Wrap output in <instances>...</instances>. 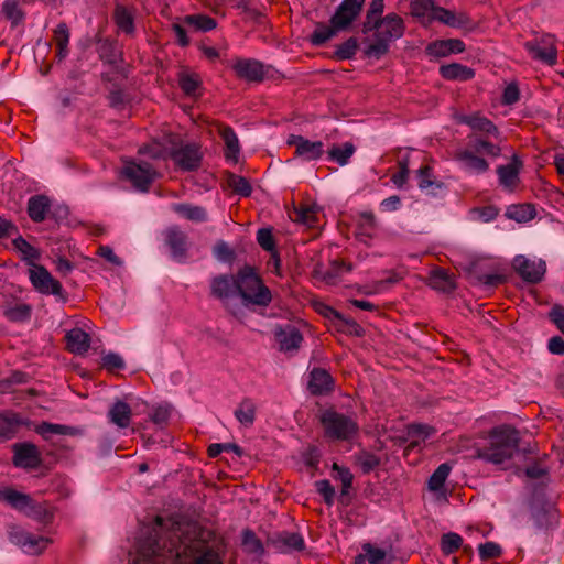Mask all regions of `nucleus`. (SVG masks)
Masks as SVG:
<instances>
[{
  "mask_svg": "<svg viewBox=\"0 0 564 564\" xmlns=\"http://www.w3.org/2000/svg\"><path fill=\"white\" fill-rule=\"evenodd\" d=\"M522 165V161L517 155H513L510 163L498 166L497 174L499 184L503 188L512 192L520 183L519 173Z\"/></svg>",
  "mask_w": 564,
  "mask_h": 564,
  "instance_id": "18",
  "label": "nucleus"
},
{
  "mask_svg": "<svg viewBox=\"0 0 564 564\" xmlns=\"http://www.w3.org/2000/svg\"><path fill=\"white\" fill-rule=\"evenodd\" d=\"M275 338L283 351H295L300 348L303 336L301 332L293 325L288 324L275 329Z\"/></svg>",
  "mask_w": 564,
  "mask_h": 564,
  "instance_id": "19",
  "label": "nucleus"
},
{
  "mask_svg": "<svg viewBox=\"0 0 564 564\" xmlns=\"http://www.w3.org/2000/svg\"><path fill=\"white\" fill-rule=\"evenodd\" d=\"M513 268L523 280L530 283L540 282L546 271L544 261H533L523 256L514 258Z\"/></svg>",
  "mask_w": 564,
  "mask_h": 564,
  "instance_id": "13",
  "label": "nucleus"
},
{
  "mask_svg": "<svg viewBox=\"0 0 564 564\" xmlns=\"http://www.w3.org/2000/svg\"><path fill=\"white\" fill-rule=\"evenodd\" d=\"M227 185L240 196L248 197L250 196L252 188L248 180L243 176L236 175L234 173H229L227 175Z\"/></svg>",
  "mask_w": 564,
  "mask_h": 564,
  "instance_id": "50",
  "label": "nucleus"
},
{
  "mask_svg": "<svg viewBox=\"0 0 564 564\" xmlns=\"http://www.w3.org/2000/svg\"><path fill=\"white\" fill-rule=\"evenodd\" d=\"M232 68L240 78L249 82H261L264 77V66L256 59H237Z\"/></svg>",
  "mask_w": 564,
  "mask_h": 564,
  "instance_id": "20",
  "label": "nucleus"
},
{
  "mask_svg": "<svg viewBox=\"0 0 564 564\" xmlns=\"http://www.w3.org/2000/svg\"><path fill=\"white\" fill-rule=\"evenodd\" d=\"M183 22L193 26L197 31L208 32L216 28L215 19L205 14H189L185 15Z\"/></svg>",
  "mask_w": 564,
  "mask_h": 564,
  "instance_id": "46",
  "label": "nucleus"
},
{
  "mask_svg": "<svg viewBox=\"0 0 564 564\" xmlns=\"http://www.w3.org/2000/svg\"><path fill=\"white\" fill-rule=\"evenodd\" d=\"M434 433V430L427 425L413 424L409 427V447H415L424 443L425 440Z\"/></svg>",
  "mask_w": 564,
  "mask_h": 564,
  "instance_id": "49",
  "label": "nucleus"
},
{
  "mask_svg": "<svg viewBox=\"0 0 564 564\" xmlns=\"http://www.w3.org/2000/svg\"><path fill=\"white\" fill-rule=\"evenodd\" d=\"M307 387L312 394L322 395L334 389V380L325 369L314 368L310 373Z\"/></svg>",
  "mask_w": 564,
  "mask_h": 564,
  "instance_id": "22",
  "label": "nucleus"
},
{
  "mask_svg": "<svg viewBox=\"0 0 564 564\" xmlns=\"http://www.w3.org/2000/svg\"><path fill=\"white\" fill-rule=\"evenodd\" d=\"M378 223L372 212L359 214L357 236L358 239L368 245L369 240L377 236Z\"/></svg>",
  "mask_w": 564,
  "mask_h": 564,
  "instance_id": "26",
  "label": "nucleus"
},
{
  "mask_svg": "<svg viewBox=\"0 0 564 564\" xmlns=\"http://www.w3.org/2000/svg\"><path fill=\"white\" fill-rule=\"evenodd\" d=\"M440 73L443 78L448 80H467L474 77L471 68L456 63L441 66Z\"/></svg>",
  "mask_w": 564,
  "mask_h": 564,
  "instance_id": "38",
  "label": "nucleus"
},
{
  "mask_svg": "<svg viewBox=\"0 0 564 564\" xmlns=\"http://www.w3.org/2000/svg\"><path fill=\"white\" fill-rule=\"evenodd\" d=\"M170 155L185 171L196 170L202 161V153L196 143H181L171 150Z\"/></svg>",
  "mask_w": 564,
  "mask_h": 564,
  "instance_id": "11",
  "label": "nucleus"
},
{
  "mask_svg": "<svg viewBox=\"0 0 564 564\" xmlns=\"http://www.w3.org/2000/svg\"><path fill=\"white\" fill-rule=\"evenodd\" d=\"M340 30H337L332 23L326 25L317 23L315 31L312 33L310 41L315 46H321L328 40L333 39Z\"/></svg>",
  "mask_w": 564,
  "mask_h": 564,
  "instance_id": "43",
  "label": "nucleus"
},
{
  "mask_svg": "<svg viewBox=\"0 0 564 564\" xmlns=\"http://www.w3.org/2000/svg\"><path fill=\"white\" fill-rule=\"evenodd\" d=\"M316 491L324 498L326 505L332 506L335 498V489L327 479L315 482Z\"/></svg>",
  "mask_w": 564,
  "mask_h": 564,
  "instance_id": "57",
  "label": "nucleus"
},
{
  "mask_svg": "<svg viewBox=\"0 0 564 564\" xmlns=\"http://www.w3.org/2000/svg\"><path fill=\"white\" fill-rule=\"evenodd\" d=\"M404 33L403 20L395 13H389L379 22V31L375 40L365 51L368 57L380 58L388 53L390 43L400 39Z\"/></svg>",
  "mask_w": 564,
  "mask_h": 564,
  "instance_id": "5",
  "label": "nucleus"
},
{
  "mask_svg": "<svg viewBox=\"0 0 564 564\" xmlns=\"http://www.w3.org/2000/svg\"><path fill=\"white\" fill-rule=\"evenodd\" d=\"M506 216L518 223H524L534 218L535 209L529 204L512 205L507 209Z\"/></svg>",
  "mask_w": 564,
  "mask_h": 564,
  "instance_id": "44",
  "label": "nucleus"
},
{
  "mask_svg": "<svg viewBox=\"0 0 564 564\" xmlns=\"http://www.w3.org/2000/svg\"><path fill=\"white\" fill-rule=\"evenodd\" d=\"M220 135L225 142L226 150L225 156L227 160L232 161L234 163L238 162V156L240 153L239 140L234 129L230 127H224L220 130Z\"/></svg>",
  "mask_w": 564,
  "mask_h": 564,
  "instance_id": "35",
  "label": "nucleus"
},
{
  "mask_svg": "<svg viewBox=\"0 0 564 564\" xmlns=\"http://www.w3.org/2000/svg\"><path fill=\"white\" fill-rule=\"evenodd\" d=\"M452 470V466L447 463L441 464L435 471L431 475L429 479V489L431 491H438L443 488L449 473Z\"/></svg>",
  "mask_w": 564,
  "mask_h": 564,
  "instance_id": "48",
  "label": "nucleus"
},
{
  "mask_svg": "<svg viewBox=\"0 0 564 564\" xmlns=\"http://www.w3.org/2000/svg\"><path fill=\"white\" fill-rule=\"evenodd\" d=\"M131 408L123 401H116L108 412L110 422L120 429H126L131 422Z\"/></svg>",
  "mask_w": 564,
  "mask_h": 564,
  "instance_id": "30",
  "label": "nucleus"
},
{
  "mask_svg": "<svg viewBox=\"0 0 564 564\" xmlns=\"http://www.w3.org/2000/svg\"><path fill=\"white\" fill-rule=\"evenodd\" d=\"M524 46L534 59L547 65L556 64L557 50L552 35H545L540 40L527 42Z\"/></svg>",
  "mask_w": 564,
  "mask_h": 564,
  "instance_id": "10",
  "label": "nucleus"
},
{
  "mask_svg": "<svg viewBox=\"0 0 564 564\" xmlns=\"http://www.w3.org/2000/svg\"><path fill=\"white\" fill-rule=\"evenodd\" d=\"M21 421L15 413L0 414V434L6 441L12 438L17 433Z\"/></svg>",
  "mask_w": 564,
  "mask_h": 564,
  "instance_id": "42",
  "label": "nucleus"
},
{
  "mask_svg": "<svg viewBox=\"0 0 564 564\" xmlns=\"http://www.w3.org/2000/svg\"><path fill=\"white\" fill-rule=\"evenodd\" d=\"M8 534L13 544L32 555L42 553L51 543L48 538L35 535L15 525L10 528Z\"/></svg>",
  "mask_w": 564,
  "mask_h": 564,
  "instance_id": "8",
  "label": "nucleus"
},
{
  "mask_svg": "<svg viewBox=\"0 0 564 564\" xmlns=\"http://www.w3.org/2000/svg\"><path fill=\"white\" fill-rule=\"evenodd\" d=\"M237 293L246 306L257 305L267 307L272 301V294L254 269L246 265L237 273Z\"/></svg>",
  "mask_w": 564,
  "mask_h": 564,
  "instance_id": "3",
  "label": "nucleus"
},
{
  "mask_svg": "<svg viewBox=\"0 0 564 564\" xmlns=\"http://www.w3.org/2000/svg\"><path fill=\"white\" fill-rule=\"evenodd\" d=\"M14 249L20 252L21 259L25 261L30 268L35 265V261L40 259V251L31 246L23 237H18L12 241Z\"/></svg>",
  "mask_w": 564,
  "mask_h": 564,
  "instance_id": "37",
  "label": "nucleus"
},
{
  "mask_svg": "<svg viewBox=\"0 0 564 564\" xmlns=\"http://www.w3.org/2000/svg\"><path fill=\"white\" fill-rule=\"evenodd\" d=\"M365 0H343L329 22L337 30H347L361 12Z\"/></svg>",
  "mask_w": 564,
  "mask_h": 564,
  "instance_id": "9",
  "label": "nucleus"
},
{
  "mask_svg": "<svg viewBox=\"0 0 564 564\" xmlns=\"http://www.w3.org/2000/svg\"><path fill=\"white\" fill-rule=\"evenodd\" d=\"M67 348L78 355L85 354L90 347V336L82 328H73L66 334Z\"/></svg>",
  "mask_w": 564,
  "mask_h": 564,
  "instance_id": "28",
  "label": "nucleus"
},
{
  "mask_svg": "<svg viewBox=\"0 0 564 564\" xmlns=\"http://www.w3.org/2000/svg\"><path fill=\"white\" fill-rule=\"evenodd\" d=\"M113 20L119 31L127 35H132L134 33V15L130 9L121 4H117L113 11Z\"/></svg>",
  "mask_w": 564,
  "mask_h": 564,
  "instance_id": "33",
  "label": "nucleus"
},
{
  "mask_svg": "<svg viewBox=\"0 0 564 564\" xmlns=\"http://www.w3.org/2000/svg\"><path fill=\"white\" fill-rule=\"evenodd\" d=\"M357 465L364 474H369L380 465V458L373 453L362 451L355 456Z\"/></svg>",
  "mask_w": 564,
  "mask_h": 564,
  "instance_id": "51",
  "label": "nucleus"
},
{
  "mask_svg": "<svg viewBox=\"0 0 564 564\" xmlns=\"http://www.w3.org/2000/svg\"><path fill=\"white\" fill-rule=\"evenodd\" d=\"M364 552L370 564H383L387 557V552L384 550L372 546L371 544H365Z\"/></svg>",
  "mask_w": 564,
  "mask_h": 564,
  "instance_id": "59",
  "label": "nucleus"
},
{
  "mask_svg": "<svg viewBox=\"0 0 564 564\" xmlns=\"http://www.w3.org/2000/svg\"><path fill=\"white\" fill-rule=\"evenodd\" d=\"M13 464L21 468H36L41 464L39 448L32 443H18L13 445Z\"/></svg>",
  "mask_w": 564,
  "mask_h": 564,
  "instance_id": "16",
  "label": "nucleus"
},
{
  "mask_svg": "<svg viewBox=\"0 0 564 564\" xmlns=\"http://www.w3.org/2000/svg\"><path fill=\"white\" fill-rule=\"evenodd\" d=\"M123 175L133 184L135 188L142 192H147L155 177V171L149 163L130 162L124 166Z\"/></svg>",
  "mask_w": 564,
  "mask_h": 564,
  "instance_id": "12",
  "label": "nucleus"
},
{
  "mask_svg": "<svg viewBox=\"0 0 564 564\" xmlns=\"http://www.w3.org/2000/svg\"><path fill=\"white\" fill-rule=\"evenodd\" d=\"M178 84L186 95L194 96L200 86V80L197 75L182 73Z\"/></svg>",
  "mask_w": 564,
  "mask_h": 564,
  "instance_id": "56",
  "label": "nucleus"
},
{
  "mask_svg": "<svg viewBox=\"0 0 564 564\" xmlns=\"http://www.w3.org/2000/svg\"><path fill=\"white\" fill-rule=\"evenodd\" d=\"M434 19L452 28L465 26L470 22L467 14L456 13L442 7L434 9Z\"/></svg>",
  "mask_w": 564,
  "mask_h": 564,
  "instance_id": "31",
  "label": "nucleus"
},
{
  "mask_svg": "<svg viewBox=\"0 0 564 564\" xmlns=\"http://www.w3.org/2000/svg\"><path fill=\"white\" fill-rule=\"evenodd\" d=\"M48 208L50 199L44 195L32 196L28 202V214L36 223L45 219Z\"/></svg>",
  "mask_w": 564,
  "mask_h": 564,
  "instance_id": "34",
  "label": "nucleus"
},
{
  "mask_svg": "<svg viewBox=\"0 0 564 564\" xmlns=\"http://www.w3.org/2000/svg\"><path fill=\"white\" fill-rule=\"evenodd\" d=\"M3 315L11 322H25L31 316V306L28 304H17L3 310Z\"/></svg>",
  "mask_w": 564,
  "mask_h": 564,
  "instance_id": "53",
  "label": "nucleus"
},
{
  "mask_svg": "<svg viewBox=\"0 0 564 564\" xmlns=\"http://www.w3.org/2000/svg\"><path fill=\"white\" fill-rule=\"evenodd\" d=\"M165 242L174 259H185L187 250V236L185 232H183L178 227H170L165 231Z\"/></svg>",
  "mask_w": 564,
  "mask_h": 564,
  "instance_id": "21",
  "label": "nucleus"
},
{
  "mask_svg": "<svg viewBox=\"0 0 564 564\" xmlns=\"http://www.w3.org/2000/svg\"><path fill=\"white\" fill-rule=\"evenodd\" d=\"M434 0H412L410 3V12L413 17L424 19L434 15Z\"/></svg>",
  "mask_w": 564,
  "mask_h": 564,
  "instance_id": "54",
  "label": "nucleus"
},
{
  "mask_svg": "<svg viewBox=\"0 0 564 564\" xmlns=\"http://www.w3.org/2000/svg\"><path fill=\"white\" fill-rule=\"evenodd\" d=\"M333 470L336 471V478L343 485L341 494L345 495L351 488L354 476L348 468L340 467L337 464L333 465Z\"/></svg>",
  "mask_w": 564,
  "mask_h": 564,
  "instance_id": "58",
  "label": "nucleus"
},
{
  "mask_svg": "<svg viewBox=\"0 0 564 564\" xmlns=\"http://www.w3.org/2000/svg\"><path fill=\"white\" fill-rule=\"evenodd\" d=\"M158 529L141 541L135 564H223L218 552L200 536L196 524L173 523L163 532L162 519Z\"/></svg>",
  "mask_w": 564,
  "mask_h": 564,
  "instance_id": "1",
  "label": "nucleus"
},
{
  "mask_svg": "<svg viewBox=\"0 0 564 564\" xmlns=\"http://www.w3.org/2000/svg\"><path fill=\"white\" fill-rule=\"evenodd\" d=\"M29 279L37 292L66 300L62 284L43 265L35 264L29 268Z\"/></svg>",
  "mask_w": 564,
  "mask_h": 564,
  "instance_id": "7",
  "label": "nucleus"
},
{
  "mask_svg": "<svg viewBox=\"0 0 564 564\" xmlns=\"http://www.w3.org/2000/svg\"><path fill=\"white\" fill-rule=\"evenodd\" d=\"M549 318L557 329L564 334V307L561 305H554L549 312Z\"/></svg>",
  "mask_w": 564,
  "mask_h": 564,
  "instance_id": "64",
  "label": "nucleus"
},
{
  "mask_svg": "<svg viewBox=\"0 0 564 564\" xmlns=\"http://www.w3.org/2000/svg\"><path fill=\"white\" fill-rule=\"evenodd\" d=\"M471 213L481 221L489 223L496 219V217L499 214V209L495 206L489 205L485 207L475 208L473 209Z\"/></svg>",
  "mask_w": 564,
  "mask_h": 564,
  "instance_id": "63",
  "label": "nucleus"
},
{
  "mask_svg": "<svg viewBox=\"0 0 564 564\" xmlns=\"http://www.w3.org/2000/svg\"><path fill=\"white\" fill-rule=\"evenodd\" d=\"M235 417L243 426H251L256 419V404L250 399H243L235 411Z\"/></svg>",
  "mask_w": 564,
  "mask_h": 564,
  "instance_id": "41",
  "label": "nucleus"
},
{
  "mask_svg": "<svg viewBox=\"0 0 564 564\" xmlns=\"http://www.w3.org/2000/svg\"><path fill=\"white\" fill-rule=\"evenodd\" d=\"M459 122L467 124L475 133L474 135H491L498 141L502 139L497 126L491 120L480 115L464 116L459 119Z\"/></svg>",
  "mask_w": 564,
  "mask_h": 564,
  "instance_id": "17",
  "label": "nucleus"
},
{
  "mask_svg": "<svg viewBox=\"0 0 564 564\" xmlns=\"http://www.w3.org/2000/svg\"><path fill=\"white\" fill-rule=\"evenodd\" d=\"M469 150L476 154H485L490 158H498L501 149L498 144L488 141L482 135H469Z\"/></svg>",
  "mask_w": 564,
  "mask_h": 564,
  "instance_id": "32",
  "label": "nucleus"
},
{
  "mask_svg": "<svg viewBox=\"0 0 564 564\" xmlns=\"http://www.w3.org/2000/svg\"><path fill=\"white\" fill-rule=\"evenodd\" d=\"M465 51V44L458 39L438 40L427 45L426 53L434 57H445Z\"/></svg>",
  "mask_w": 564,
  "mask_h": 564,
  "instance_id": "23",
  "label": "nucleus"
},
{
  "mask_svg": "<svg viewBox=\"0 0 564 564\" xmlns=\"http://www.w3.org/2000/svg\"><path fill=\"white\" fill-rule=\"evenodd\" d=\"M321 208L315 205H305L294 208L292 219L308 228H316L319 225Z\"/></svg>",
  "mask_w": 564,
  "mask_h": 564,
  "instance_id": "29",
  "label": "nucleus"
},
{
  "mask_svg": "<svg viewBox=\"0 0 564 564\" xmlns=\"http://www.w3.org/2000/svg\"><path fill=\"white\" fill-rule=\"evenodd\" d=\"M358 50V41L355 37H349L344 43L337 46L333 57L337 61L350 59L355 56Z\"/></svg>",
  "mask_w": 564,
  "mask_h": 564,
  "instance_id": "52",
  "label": "nucleus"
},
{
  "mask_svg": "<svg viewBox=\"0 0 564 564\" xmlns=\"http://www.w3.org/2000/svg\"><path fill=\"white\" fill-rule=\"evenodd\" d=\"M36 433L42 435L44 438H48L52 434L58 435H74L76 434V429L68 425L63 424H54L48 422H42L35 429Z\"/></svg>",
  "mask_w": 564,
  "mask_h": 564,
  "instance_id": "45",
  "label": "nucleus"
},
{
  "mask_svg": "<svg viewBox=\"0 0 564 564\" xmlns=\"http://www.w3.org/2000/svg\"><path fill=\"white\" fill-rule=\"evenodd\" d=\"M242 542H243V545L246 547H248L249 551H251L253 553H261L263 551L261 541L250 530L243 531Z\"/></svg>",
  "mask_w": 564,
  "mask_h": 564,
  "instance_id": "62",
  "label": "nucleus"
},
{
  "mask_svg": "<svg viewBox=\"0 0 564 564\" xmlns=\"http://www.w3.org/2000/svg\"><path fill=\"white\" fill-rule=\"evenodd\" d=\"M2 15L10 21L11 26L15 28L24 21V12L20 7L19 0H4L1 6Z\"/></svg>",
  "mask_w": 564,
  "mask_h": 564,
  "instance_id": "39",
  "label": "nucleus"
},
{
  "mask_svg": "<svg viewBox=\"0 0 564 564\" xmlns=\"http://www.w3.org/2000/svg\"><path fill=\"white\" fill-rule=\"evenodd\" d=\"M69 36V29L64 22L54 30V40L57 46L56 57L59 62L68 55Z\"/></svg>",
  "mask_w": 564,
  "mask_h": 564,
  "instance_id": "40",
  "label": "nucleus"
},
{
  "mask_svg": "<svg viewBox=\"0 0 564 564\" xmlns=\"http://www.w3.org/2000/svg\"><path fill=\"white\" fill-rule=\"evenodd\" d=\"M268 543L281 553L302 551L305 547L303 536L300 533L289 531H282L271 535Z\"/></svg>",
  "mask_w": 564,
  "mask_h": 564,
  "instance_id": "14",
  "label": "nucleus"
},
{
  "mask_svg": "<svg viewBox=\"0 0 564 564\" xmlns=\"http://www.w3.org/2000/svg\"><path fill=\"white\" fill-rule=\"evenodd\" d=\"M324 435L330 441H351L359 432V425L352 416L326 409L319 415Z\"/></svg>",
  "mask_w": 564,
  "mask_h": 564,
  "instance_id": "6",
  "label": "nucleus"
},
{
  "mask_svg": "<svg viewBox=\"0 0 564 564\" xmlns=\"http://www.w3.org/2000/svg\"><path fill=\"white\" fill-rule=\"evenodd\" d=\"M102 367L107 370H116L122 369L124 367V361L119 354L116 352H107L102 356Z\"/></svg>",
  "mask_w": 564,
  "mask_h": 564,
  "instance_id": "61",
  "label": "nucleus"
},
{
  "mask_svg": "<svg viewBox=\"0 0 564 564\" xmlns=\"http://www.w3.org/2000/svg\"><path fill=\"white\" fill-rule=\"evenodd\" d=\"M288 144L294 145L295 154L306 161L317 160L324 153V143L322 141H310L302 135L291 134L288 139Z\"/></svg>",
  "mask_w": 564,
  "mask_h": 564,
  "instance_id": "15",
  "label": "nucleus"
},
{
  "mask_svg": "<svg viewBox=\"0 0 564 564\" xmlns=\"http://www.w3.org/2000/svg\"><path fill=\"white\" fill-rule=\"evenodd\" d=\"M456 159L460 162L463 167L470 173L482 174L489 169V163L469 149L459 151L456 154Z\"/></svg>",
  "mask_w": 564,
  "mask_h": 564,
  "instance_id": "25",
  "label": "nucleus"
},
{
  "mask_svg": "<svg viewBox=\"0 0 564 564\" xmlns=\"http://www.w3.org/2000/svg\"><path fill=\"white\" fill-rule=\"evenodd\" d=\"M479 556L481 560H490L499 557L502 553L500 545L495 542H486L478 546Z\"/></svg>",
  "mask_w": 564,
  "mask_h": 564,
  "instance_id": "60",
  "label": "nucleus"
},
{
  "mask_svg": "<svg viewBox=\"0 0 564 564\" xmlns=\"http://www.w3.org/2000/svg\"><path fill=\"white\" fill-rule=\"evenodd\" d=\"M462 544V536L454 532L445 533L441 538V550L445 555L455 553Z\"/></svg>",
  "mask_w": 564,
  "mask_h": 564,
  "instance_id": "55",
  "label": "nucleus"
},
{
  "mask_svg": "<svg viewBox=\"0 0 564 564\" xmlns=\"http://www.w3.org/2000/svg\"><path fill=\"white\" fill-rule=\"evenodd\" d=\"M429 285L432 289L444 293H449L456 288L454 276L442 268L431 271L429 275Z\"/></svg>",
  "mask_w": 564,
  "mask_h": 564,
  "instance_id": "27",
  "label": "nucleus"
},
{
  "mask_svg": "<svg viewBox=\"0 0 564 564\" xmlns=\"http://www.w3.org/2000/svg\"><path fill=\"white\" fill-rule=\"evenodd\" d=\"M0 501L8 503L11 508L37 522L48 523L53 519V512L46 503H39L30 495L13 488L0 489Z\"/></svg>",
  "mask_w": 564,
  "mask_h": 564,
  "instance_id": "4",
  "label": "nucleus"
},
{
  "mask_svg": "<svg viewBox=\"0 0 564 564\" xmlns=\"http://www.w3.org/2000/svg\"><path fill=\"white\" fill-rule=\"evenodd\" d=\"M172 209L183 218L194 223H204L208 218L206 209L202 206L191 204H174Z\"/></svg>",
  "mask_w": 564,
  "mask_h": 564,
  "instance_id": "36",
  "label": "nucleus"
},
{
  "mask_svg": "<svg viewBox=\"0 0 564 564\" xmlns=\"http://www.w3.org/2000/svg\"><path fill=\"white\" fill-rule=\"evenodd\" d=\"M519 433L516 429L502 425L491 431L489 444L477 451V456L488 463L501 465L511 459L519 449Z\"/></svg>",
  "mask_w": 564,
  "mask_h": 564,
  "instance_id": "2",
  "label": "nucleus"
},
{
  "mask_svg": "<svg viewBox=\"0 0 564 564\" xmlns=\"http://www.w3.org/2000/svg\"><path fill=\"white\" fill-rule=\"evenodd\" d=\"M237 275H218L210 283L212 295L219 300H227L237 293Z\"/></svg>",
  "mask_w": 564,
  "mask_h": 564,
  "instance_id": "24",
  "label": "nucleus"
},
{
  "mask_svg": "<svg viewBox=\"0 0 564 564\" xmlns=\"http://www.w3.org/2000/svg\"><path fill=\"white\" fill-rule=\"evenodd\" d=\"M355 152V147L350 142H346L343 145H334L328 151L330 160L337 162L339 165H346Z\"/></svg>",
  "mask_w": 564,
  "mask_h": 564,
  "instance_id": "47",
  "label": "nucleus"
}]
</instances>
